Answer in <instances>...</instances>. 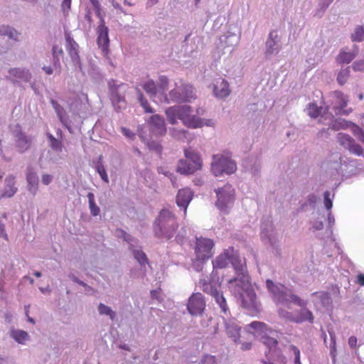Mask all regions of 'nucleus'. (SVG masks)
I'll use <instances>...</instances> for the list:
<instances>
[{"mask_svg": "<svg viewBox=\"0 0 364 364\" xmlns=\"http://www.w3.org/2000/svg\"><path fill=\"white\" fill-rule=\"evenodd\" d=\"M235 252L232 247H230L228 249L224 250L223 253L218 255L215 260L213 261V265L214 268H225L230 261L232 253Z\"/></svg>", "mask_w": 364, "mask_h": 364, "instance_id": "obj_20", "label": "nucleus"}, {"mask_svg": "<svg viewBox=\"0 0 364 364\" xmlns=\"http://www.w3.org/2000/svg\"><path fill=\"white\" fill-rule=\"evenodd\" d=\"M198 285L203 292L214 298L215 302L219 305L221 312L223 313L222 316H228L230 310L223 292L220 291L221 282L218 273L213 271L210 276L200 279Z\"/></svg>", "mask_w": 364, "mask_h": 364, "instance_id": "obj_2", "label": "nucleus"}, {"mask_svg": "<svg viewBox=\"0 0 364 364\" xmlns=\"http://www.w3.org/2000/svg\"><path fill=\"white\" fill-rule=\"evenodd\" d=\"M330 127L327 128V129H322L321 130H320L318 133V136L319 137H323V136H326V137H328V136L330 134H329V130H330Z\"/></svg>", "mask_w": 364, "mask_h": 364, "instance_id": "obj_64", "label": "nucleus"}, {"mask_svg": "<svg viewBox=\"0 0 364 364\" xmlns=\"http://www.w3.org/2000/svg\"><path fill=\"white\" fill-rule=\"evenodd\" d=\"M108 31V28L105 26V20L102 17H100V23L97 28V45L105 55L109 53V39Z\"/></svg>", "mask_w": 364, "mask_h": 364, "instance_id": "obj_14", "label": "nucleus"}, {"mask_svg": "<svg viewBox=\"0 0 364 364\" xmlns=\"http://www.w3.org/2000/svg\"><path fill=\"white\" fill-rule=\"evenodd\" d=\"M328 224H329V232H330V234H332V225H334L335 223V218L333 217V215H332L331 210L328 211Z\"/></svg>", "mask_w": 364, "mask_h": 364, "instance_id": "obj_60", "label": "nucleus"}, {"mask_svg": "<svg viewBox=\"0 0 364 364\" xmlns=\"http://www.w3.org/2000/svg\"><path fill=\"white\" fill-rule=\"evenodd\" d=\"M325 220L324 217L322 216L321 218H318L313 223L312 228L316 230H321L323 228V220Z\"/></svg>", "mask_w": 364, "mask_h": 364, "instance_id": "obj_54", "label": "nucleus"}, {"mask_svg": "<svg viewBox=\"0 0 364 364\" xmlns=\"http://www.w3.org/2000/svg\"><path fill=\"white\" fill-rule=\"evenodd\" d=\"M192 112L191 107L189 105L172 106L167 108L165 112L168 121L171 124H176L177 120L180 119L186 127L191 129L213 125L211 119H202L193 115Z\"/></svg>", "mask_w": 364, "mask_h": 364, "instance_id": "obj_1", "label": "nucleus"}, {"mask_svg": "<svg viewBox=\"0 0 364 364\" xmlns=\"http://www.w3.org/2000/svg\"><path fill=\"white\" fill-rule=\"evenodd\" d=\"M336 95L340 100L339 105L345 108L348 105V98L340 91H336Z\"/></svg>", "mask_w": 364, "mask_h": 364, "instance_id": "obj_51", "label": "nucleus"}, {"mask_svg": "<svg viewBox=\"0 0 364 364\" xmlns=\"http://www.w3.org/2000/svg\"><path fill=\"white\" fill-rule=\"evenodd\" d=\"M27 181L29 185H31L36 189L38 186V178L36 176L31 174L27 176Z\"/></svg>", "mask_w": 364, "mask_h": 364, "instance_id": "obj_57", "label": "nucleus"}, {"mask_svg": "<svg viewBox=\"0 0 364 364\" xmlns=\"http://www.w3.org/2000/svg\"><path fill=\"white\" fill-rule=\"evenodd\" d=\"M213 92L217 97L224 98L230 95L228 82L222 78H219L214 85Z\"/></svg>", "mask_w": 364, "mask_h": 364, "instance_id": "obj_23", "label": "nucleus"}, {"mask_svg": "<svg viewBox=\"0 0 364 364\" xmlns=\"http://www.w3.org/2000/svg\"><path fill=\"white\" fill-rule=\"evenodd\" d=\"M351 39L353 42H360L364 40V28L362 26H357L354 32L351 34Z\"/></svg>", "mask_w": 364, "mask_h": 364, "instance_id": "obj_38", "label": "nucleus"}, {"mask_svg": "<svg viewBox=\"0 0 364 364\" xmlns=\"http://www.w3.org/2000/svg\"><path fill=\"white\" fill-rule=\"evenodd\" d=\"M182 95V93H181L179 91H178L177 89H173L169 92V97H168L169 102L171 101H173V102L189 101L192 97V95Z\"/></svg>", "mask_w": 364, "mask_h": 364, "instance_id": "obj_30", "label": "nucleus"}, {"mask_svg": "<svg viewBox=\"0 0 364 364\" xmlns=\"http://www.w3.org/2000/svg\"><path fill=\"white\" fill-rule=\"evenodd\" d=\"M350 129L353 135L364 144V131L363 129L354 123H350Z\"/></svg>", "mask_w": 364, "mask_h": 364, "instance_id": "obj_37", "label": "nucleus"}, {"mask_svg": "<svg viewBox=\"0 0 364 364\" xmlns=\"http://www.w3.org/2000/svg\"><path fill=\"white\" fill-rule=\"evenodd\" d=\"M47 136L50 141V147L57 151H62L63 145L60 141L55 139L51 134H48Z\"/></svg>", "mask_w": 364, "mask_h": 364, "instance_id": "obj_41", "label": "nucleus"}, {"mask_svg": "<svg viewBox=\"0 0 364 364\" xmlns=\"http://www.w3.org/2000/svg\"><path fill=\"white\" fill-rule=\"evenodd\" d=\"M346 166V163H342L341 158H339L338 160H335L333 161H331L329 164L330 168L332 169H335L336 173L338 174L344 175L343 171V166Z\"/></svg>", "mask_w": 364, "mask_h": 364, "instance_id": "obj_42", "label": "nucleus"}, {"mask_svg": "<svg viewBox=\"0 0 364 364\" xmlns=\"http://www.w3.org/2000/svg\"><path fill=\"white\" fill-rule=\"evenodd\" d=\"M52 54L53 68L60 72L61 70L60 59H62L64 55L63 50L58 46H54L52 49Z\"/></svg>", "mask_w": 364, "mask_h": 364, "instance_id": "obj_25", "label": "nucleus"}, {"mask_svg": "<svg viewBox=\"0 0 364 364\" xmlns=\"http://www.w3.org/2000/svg\"><path fill=\"white\" fill-rule=\"evenodd\" d=\"M185 156L188 159L191 164L198 170L202 167V161L199 154L191 149L185 150Z\"/></svg>", "mask_w": 364, "mask_h": 364, "instance_id": "obj_26", "label": "nucleus"}, {"mask_svg": "<svg viewBox=\"0 0 364 364\" xmlns=\"http://www.w3.org/2000/svg\"><path fill=\"white\" fill-rule=\"evenodd\" d=\"M232 285L234 287H235V289H230V291H232L234 294H240L241 296V297L242 298V305H243V307L246 308V309H250L251 308V309H252V311L258 312L259 311V309L257 307L255 301V294H254L253 292L248 293V294L250 296V304H247L246 302L243 299L244 296H243L242 291L244 290H245L249 287L250 281L244 287H242L241 282H239V281L235 282Z\"/></svg>", "mask_w": 364, "mask_h": 364, "instance_id": "obj_17", "label": "nucleus"}, {"mask_svg": "<svg viewBox=\"0 0 364 364\" xmlns=\"http://www.w3.org/2000/svg\"><path fill=\"white\" fill-rule=\"evenodd\" d=\"M17 191L18 187L16 186L15 176L9 175L4 181L3 187L0 191V199L10 198L13 197Z\"/></svg>", "mask_w": 364, "mask_h": 364, "instance_id": "obj_16", "label": "nucleus"}, {"mask_svg": "<svg viewBox=\"0 0 364 364\" xmlns=\"http://www.w3.org/2000/svg\"><path fill=\"white\" fill-rule=\"evenodd\" d=\"M193 192L188 188H181L178 191L176 196V203L178 206L184 208V213L186 214L187 208L193 198Z\"/></svg>", "mask_w": 364, "mask_h": 364, "instance_id": "obj_19", "label": "nucleus"}, {"mask_svg": "<svg viewBox=\"0 0 364 364\" xmlns=\"http://www.w3.org/2000/svg\"><path fill=\"white\" fill-rule=\"evenodd\" d=\"M134 256L141 265H144L148 262L146 254L141 250H134Z\"/></svg>", "mask_w": 364, "mask_h": 364, "instance_id": "obj_46", "label": "nucleus"}, {"mask_svg": "<svg viewBox=\"0 0 364 364\" xmlns=\"http://www.w3.org/2000/svg\"><path fill=\"white\" fill-rule=\"evenodd\" d=\"M306 302L297 296V306L300 307V317L299 318H314L312 313L306 307ZM299 311V309H297Z\"/></svg>", "mask_w": 364, "mask_h": 364, "instance_id": "obj_29", "label": "nucleus"}, {"mask_svg": "<svg viewBox=\"0 0 364 364\" xmlns=\"http://www.w3.org/2000/svg\"><path fill=\"white\" fill-rule=\"evenodd\" d=\"M206 307L204 296L200 293H193L187 301V310L193 316H201Z\"/></svg>", "mask_w": 364, "mask_h": 364, "instance_id": "obj_11", "label": "nucleus"}, {"mask_svg": "<svg viewBox=\"0 0 364 364\" xmlns=\"http://www.w3.org/2000/svg\"><path fill=\"white\" fill-rule=\"evenodd\" d=\"M135 90L137 93L138 100L140 103V105L144 108V112L146 113H153L154 112L153 108L150 106L149 102L144 97V96L143 93L141 92V90L138 87H136Z\"/></svg>", "mask_w": 364, "mask_h": 364, "instance_id": "obj_33", "label": "nucleus"}, {"mask_svg": "<svg viewBox=\"0 0 364 364\" xmlns=\"http://www.w3.org/2000/svg\"><path fill=\"white\" fill-rule=\"evenodd\" d=\"M122 132L124 136H126L128 138L133 139L135 136V134L130 131L129 129H127L125 127L122 128Z\"/></svg>", "mask_w": 364, "mask_h": 364, "instance_id": "obj_63", "label": "nucleus"}, {"mask_svg": "<svg viewBox=\"0 0 364 364\" xmlns=\"http://www.w3.org/2000/svg\"><path fill=\"white\" fill-rule=\"evenodd\" d=\"M213 159L211 168L216 176L223 173L231 174L236 171V164L229 156L217 154L213 156Z\"/></svg>", "mask_w": 364, "mask_h": 364, "instance_id": "obj_8", "label": "nucleus"}, {"mask_svg": "<svg viewBox=\"0 0 364 364\" xmlns=\"http://www.w3.org/2000/svg\"><path fill=\"white\" fill-rule=\"evenodd\" d=\"M169 80L166 76L161 75L159 77L157 86V96L166 103H169V99L166 92L168 90Z\"/></svg>", "mask_w": 364, "mask_h": 364, "instance_id": "obj_22", "label": "nucleus"}, {"mask_svg": "<svg viewBox=\"0 0 364 364\" xmlns=\"http://www.w3.org/2000/svg\"><path fill=\"white\" fill-rule=\"evenodd\" d=\"M333 0H319L316 14L322 15Z\"/></svg>", "mask_w": 364, "mask_h": 364, "instance_id": "obj_44", "label": "nucleus"}, {"mask_svg": "<svg viewBox=\"0 0 364 364\" xmlns=\"http://www.w3.org/2000/svg\"><path fill=\"white\" fill-rule=\"evenodd\" d=\"M87 198L89 200V208L90 210V213L93 216L98 215L100 214V208L95 203L94 194L92 193H88Z\"/></svg>", "mask_w": 364, "mask_h": 364, "instance_id": "obj_35", "label": "nucleus"}, {"mask_svg": "<svg viewBox=\"0 0 364 364\" xmlns=\"http://www.w3.org/2000/svg\"><path fill=\"white\" fill-rule=\"evenodd\" d=\"M337 141L341 146L352 154L361 156L363 153L362 146L357 144L355 139L347 134L338 133L337 134Z\"/></svg>", "mask_w": 364, "mask_h": 364, "instance_id": "obj_12", "label": "nucleus"}, {"mask_svg": "<svg viewBox=\"0 0 364 364\" xmlns=\"http://www.w3.org/2000/svg\"><path fill=\"white\" fill-rule=\"evenodd\" d=\"M311 296L316 309L328 316H331L333 299L335 302L340 300V289L338 286H332L328 291L314 292L311 294Z\"/></svg>", "mask_w": 364, "mask_h": 364, "instance_id": "obj_4", "label": "nucleus"}, {"mask_svg": "<svg viewBox=\"0 0 364 364\" xmlns=\"http://www.w3.org/2000/svg\"><path fill=\"white\" fill-rule=\"evenodd\" d=\"M66 40V50L70 56L73 62L78 65H80V60L78 53V44L74 41V39L69 35L65 36Z\"/></svg>", "mask_w": 364, "mask_h": 364, "instance_id": "obj_18", "label": "nucleus"}, {"mask_svg": "<svg viewBox=\"0 0 364 364\" xmlns=\"http://www.w3.org/2000/svg\"><path fill=\"white\" fill-rule=\"evenodd\" d=\"M141 86L150 97L153 98L157 97V86L153 80H149L141 85Z\"/></svg>", "mask_w": 364, "mask_h": 364, "instance_id": "obj_32", "label": "nucleus"}, {"mask_svg": "<svg viewBox=\"0 0 364 364\" xmlns=\"http://www.w3.org/2000/svg\"><path fill=\"white\" fill-rule=\"evenodd\" d=\"M112 100L113 102L120 103L125 102V99L124 97L120 96L117 92H114L112 95Z\"/></svg>", "mask_w": 364, "mask_h": 364, "instance_id": "obj_58", "label": "nucleus"}, {"mask_svg": "<svg viewBox=\"0 0 364 364\" xmlns=\"http://www.w3.org/2000/svg\"><path fill=\"white\" fill-rule=\"evenodd\" d=\"M16 137V146L19 151L24 152L31 147V140L24 133L19 132Z\"/></svg>", "mask_w": 364, "mask_h": 364, "instance_id": "obj_24", "label": "nucleus"}, {"mask_svg": "<svg viewBox=\"0 0 364 364\" xmlns=\"http://www.w3.org/2000/svg\"><path fill=\"white\" fill-rule=\"evenodd\" d=\"M11 337L19 343H25L28 340V334L22 330H12L11 331Z\"/></svg>", "mask_w": 364, "mask_h": 364, "instance_id": "obj_34", "label": "nucleus"}, {"mask_svg": "<svg viewBox=\"0 0 364 364\" xmlns=\"http://www.w3.org/2000/svg\"><path fill=\"white\" fill-rule=\"evenodd\" d=\"M98 311L101 315L107 316L110 318H114L115 316V313L111 309V308L103 304H100L99 305Z\"/></svg>", "mask_w": 364, "mask_h": 364, "instance_id": "obj_43", "label": "nucleus"}, {"mask_svg": "<svg viewBox=\"0 0 364 364\" xmlns=\"http://www.w3.org/2000/svg\"><path fill=\"white\" fill-rule=\"evenodd\" d=\"M200 364H217L215 356L206 355L201 360Z\"/></svg>", "mask_w": 364, "mask_h": 364, "instance_id": "obj_56", "label": "nucleus"}, {"mask_svg": "<svg viewBox=\"0 0 364 364\" xmlns=\"http://www.w3.org/2000/svg\"><path fill=\"white\" fill-rule=\"evenodd\" d=\"M96 11L97 15L100 18L102 17L100 15V4L99 0H90V1Z\"/></svg>", "mask_w": 364, "mask_h": 364, "instance_id": "obj_59", "label": "nucleus"}, {"mask_svg": "<svg viewBox=\"0 0 364 364\" xmlns=\"http://www.w3.org/2000/svg\"><path fill=\"white\" fill-rule=\"evenodd\" d=\"M355 50L353 52H341L338 57L339 63H350L358 55V50L356 46H354Z\"/></svg>", "mask_w": 364, "mask_h": 364, "instance_id": "obj_28", "label": "nucleus"}, {"mask_svg": "<svg viewBox=\"0 0 364 364\" xmlns=\"http://www.w3.org/2000/svg\"><path fill=\"white\" fill-rule=\"evenodd\" d=\"M196 171H198V169L195 166H193L191 163H188L186 161L181 160L178 162L177 166V171L182 174H193Z\"/></svg>", "mask_w": 364, "mask_h": 364, "instance_id": "obj_27", "label": "nucleus"}, {"mask_svg": "<svg viewBox=\"0 0 364 364\" xmlns=\"http://www.w3.org/2000/svg\"><path fill=\"white\" fill-rule=\"evenodd\" d=\"M71 6V0H63L62 3V9L64 12H68Z\"/></svg>", "mask_w": 364, "mask_h": 364, "instance_id": "obj_62", "label": "nucleus"}, {"mask_svg": "<svg viewBox=\"0 0 364 364\" xmlns=\"http://www.w3.org/2000/svg\"><path fill=\"white\" fill-rule=\"evenodd\" d=\"M230 262L232 264L236 276L228 280V287L230 289H235V287L232 284L236 282H240L242 287L245 286L249 282V276L246 274L245 263L237 255L232 253Z\"/></svg>", "mask_w": 364, "mask_h": 364, "instance_id": "obj_7", "label": "nucleus"}, {"mask_svg": "<svg viewBox=\"0 0 364 364\" xmlns=\"http://www.w3.org/2000/svg\"><path fill=\"white\" fill-rule=\"evenodd\" d=\"M334 194L331 196V193L328 191H326L323 193L324 205L327 210L330 211L333 207V198Z\"/></svg>", "mask_w": 364, "mask_h": 364, "instance_id": "obj_45", "label": "nucleus"}, {"mask_svg": "<svg viewBox=\"0 0 364 364\" xmlns=\"http://www.w3.org/2000/svg\"><path fill=\"white\" fill-rule=\"evenodd\" d=\"M350 74V67H347L344 69H341L338 73L337 76V81L341 85H343L349 76Z\"/></svg>", "mask_w": 364, "mask_h": 364, "instance_id": "obj_40", "label": "nucleus"}, {"mask_svg": "<svg viewBox=\"0 0 364 364\" xmlns=\"http://www.w3.org/2000/svg\"><path fill=\"white\" fill-rule=\"evenodd\" d=\"M250 329L253 330L255 338L260 337L261 341L269 348V353L276 348L277 340L274 337L276 332L269 329L264 323L253 321L250 325Z\"/></svg>", "mask_w": 364, "mask_h": 364, "instance_id": "obj_5", "label": "nucleus"}, {"mask_svg": "<svg viewBox=\"0 0 364 364\" xmlns=\"http://www.w3.org/2000/svg\"><path fill=\"white\" fill-rule=\"evenodd\" d=\"M216 193L218 196L216 205L221 210L225 209L234 200L235 190L230 184H226L222 188L218 189Z\"/></svg>", "mask_w": 364, "mask_h": 364, "instance_id": "obj_13", "label": "nucleus"}, {"mask_svg": "<svg viewBox=\"0 0 364 364\" xmlns=\"http://www.w3.org/2000/svg\"><path fill=\"white\" fill-rule=\"evenodd\" d=\"M149 130L153 135L163 136L166 133L164 119L159 115H152L147 122Z\"/></svg>", "mask_w": 364, "mask_h": 364, "instance_id": "obj_15", "label": "nucleus"}, {"mask_svg": "<svg viewBox=\"0 0 364 364\" xmlns=\"http://www.w3.org/2000/svg\"><path fill=\"white\" fill-rule=\"evenodd\" d=\"M50 104L52 105L53 109H55L57 115L58 116L60 121L63 119L62 112L63 111V108L59 105V103L55 100H51Z\"/></svg>", "mask_w": 364, "mask_h": 364, "instance_id": "obj_50", "label": "nucleus"}, {"mask_svg": "<svg viewBox=\"0 0 364 364\" xmlns=\"http://www.w3.org/2000/svg\"><path fill=\"white\" fill-rule=\"evenodd\" d=\"M97 173L100 174L102 180L105 183H109L108 176L106 170L102 164H98L96 167Z\"/></svg>", "mask_w": 364, "mask_h": 364, "instance_id": "obj_49", "label": "nucleus"}, {"mask_svg": "<svg viewBox=\"0 0 364 364\" xmlns=\"http://www.w3.org/2000/svg\"><path fill=\"white\" fill-rule=\"evenodd\" d=\"M269 230L267 228H262V230L261 232V237L264 240H268L271 244H272L271 235L272 233L274 232L272 225H269Z\"/></svg>", "mask_w": 364, "mask_h": 364, "instance_id": "obj_47", "label": "nucleus"}, {"mask_svg": "<svg viewBox=\"0 0 364 364\" xmlns=\"http://www.w3.org/2000/svg\"><path fill=\"white\" fill-rule=\"evenodd\" d=\"M227 333L237 343H241L242 350H248L252 348V342L255 339V335L252 331L245 330L240 333V328L235 324H227Z\"/></svg>", "mask_w": 364, "mask_h": 364, "instance_id": "obj_6", "label": "nucleus"}, {"mask_svg": "<svg viewBox=\"0 0 364 364\" xmlns=\"http://www.w3.org/2000/svg\"><path fill=\"white\" fill-rule=\"evenodd\" d=\"M214 242L208 238H197L195 247V253L198 260L204 262L213 255Z\"/></svg>", "mask_w": 364, "mask_h": 364, "instance_id": "obj_10", "label": "nucleus"}, {"mask_svg": "<svg viewBox=\"0 0 364 364\" xmlns=\"http://www.w3.org/2000/svg\"><path fill=\"white\" fill-rule=\"evenodd\" d=\"M322 107H318L314 103H310L309 107L306 109L308 115H309L311 118L318 117L321 112Z\"/></svg>", "mask_w": 364, "mask_h": 364, "instance_id": "obj_39", "label": "nucleus"}, {"mask_svg": "<svg viewBox=\"0 0 364 364\" xmlns=\"http://www.w3.org/2000/svg\"><path fill=\"white\" fill-rule=\"evenodd\" d=\"M350 123H351V122H348L345 119L338 118V119H333L329 124V127L331 130L338 131L340 129H343L347 127H350Z\"/></svg>", "mask_w": 364, "mask_h": 364, "instance_id": "obj_31", "label": "nucleus"}, {"mask_svg": "<svg viewBox=\"0 0 364 364\" xmlns=\"http://www.w3.org/2000/svg\"><path fill=\"white\" fill-rule=\"evenodd\" d=\"M53 176L50 174H43L42 176V182L44 185H48L51 183Z\"/></svg>", "mask_w": 364, "mask_h": 364, "instance_id": "obj_61", "label": "nucleus"}, {"mask_svg": "<svg viewBox=\"0 0 364 364\" xmlns=\"http://www.w3.org/2000/svg\"><path fill=\"white\" fill-rule=\"evenodd\" d=\"M266 287L276 302L284 304L291 297V292L288 288L281 284L274 283L271 279L266 281Z\"/></svg>", "mask_w": 364, "mask_h": 364, "instance_id": "obj_9", "label": "nucleus"}, {"mask_svg": "<svg viewBox=\"0 0 364 364\" xmlns=\"http://www.w3.org/2000/svg\"><path fill=\"white\" fill-rule=\"evenodd\" d=\"M18 32L9 26H0V36H8L10 38L17 40Z\"/></svg>", "mask_w": 364, "mask_h": 364, "instance_id": "obj_36", "label": "nucleus"}, {"mask_svg": "<svg viewBox=\"0 0 364 364\" xmlns=\"http://www.w3.org/2000/svg\"><path fill=\"white\" fill-rule=\"evenodd\" d=\"M9 73L15 77L22 78L23 77H27L28 75V71H26L19 68H13L9 70Z\"/></svg>", "mask_w": 364, "mask_h": 364, "instance_id": "obj_48", "label": "nucleus"}, {"mask_svg": "<svg viewBox=\"0 0 364 364\" xmlns=\"http://www.w3.org/2000/svg\"><path fill=\"white\" fill-rule=\"evenodd\" d=\"M352 68L355 71H364V59L355 61Z\"/></svg>", "mask_w": 364, "mask_h": 364, "instance_id": "obj_55", "label": "nucleus"}, {"mask_svg": "<svg viewBox=\"0 0 364 364\" xmlns=\"http://www.w3.org/2000/svg\"><path fill=\"white\" fill-rule=\"evenodd\" d=\"M181 95H192L191 99L195 97V95L193 94V87L190 85H183L181 88Z\"/></svg>", "mask_w": 364, "mask_h": 364, "instance_id": "obj_52", "label": "nucleus"}, {"mask_svg": "<svg viewBox=\"0 0 364 364\" xmlns=\"http://www.w3.org/2000/svg\"><path fill=\"white\" fill-rule=\"evenodd\" d=\"M150 294H151V299H156L159 302H161L163 301V296L161 295V289H156V290H151Z\"/></svg>", "mask_w": 364, "mask_h": 364, "instance_id": "obj_53", "label": "nucleus"}, {"mask_svg": "<svg viewBox=\"0 0 364 364\" xmlns=\"http://www.w3.org/2000/svg\"><path fill=\"white\" fill-rule=\"evenodd\" d=\"M279 42V36L276 31H272L267 41H266L265 55L270 56L279 49L278 43Z\"/></svg>", "mask_w": 364, "mask_h": 364, "instance_id": "obj_21", "label": "nucleus"}, {"mask_svg": "<svg viewBox=\"0 0 364 364\" xmlns=\"http://www.w3.org/2000/svg\"><path fill=\"white\" fill-rule=\"evenodd\" d=\"M178 223L175 215L168 209H162L154 223L156 237L170 240L176 233Z\"/></svg>", "mask_w": 364, "mask_h": 364, "instance_id": "obj_3", "label": "nucleus"}]
</instances>
